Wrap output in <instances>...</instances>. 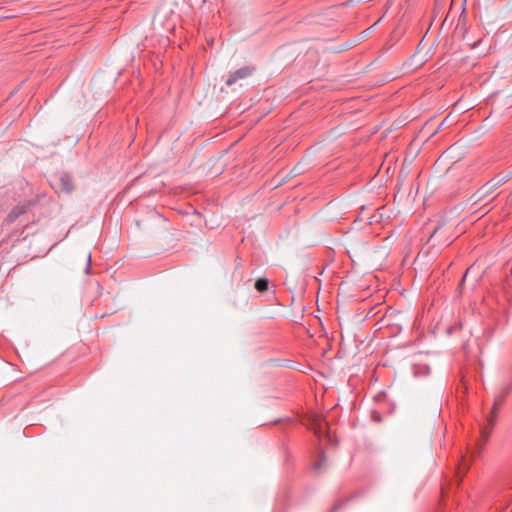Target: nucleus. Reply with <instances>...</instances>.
I'll use <instances>...</instances> for the list:
<instances>
[{
	"label": "nucleus",
	"instance_id": "obj_9",
	"mask_svg": "<svg viewBox=\"0 0 512 512\" xmlns=\"http://www.w3.org/2000/svg\"><path fill=\"white\" fill-rule=\"evenodd\" d=\"M90 263H91V254H88L87 256V267H86V272L89 273L90 271Z\"/></svg>",
	"mask_w": 512,
	"mask_h": 512
},
{
	"label": "nucleus",
	"instance_id": "obj_7",
	"mask_svg": "<svg viewBox=\"0 0 512 512\" xmlns=\"http://www.w3.org/2000/svg\"><path fill=\"white\" fill-rule=\"evenodd\" d=\"M493 185H490L489 183L485 184L483 187H481L478 191V193L481 194V196H484L486 195L487 193L490 192V190L492 189Z\"/></svg>",
	"mask_w": 512,
	"mask_h": 512
},
{
	"label": "nucleus",
	"instance_id": "obj_3",
	"mask_svg": "<svg viewBox=\"0 0 512 512\" xmlns=\"http://www.w3.org/2000/svg\"><path fill=\"white\" fill-rule=\"evenodd\" d=\"M26 212V206H17L13 208L9 214L7 215L6 219L4 220V224L10 225L13 222H15L21 215H23Z\"/></svg>",
	"mask_w": 512,
	"mask_h": 512
},
{
	"label": "nucleus",
	"instance_id": "obj_2",
	"mask_svg": "<svg viewBox=\"0 0 512 512\" xmlns=\"http://www.w3.org/2000/svg\"><path fill=\"white\" fill-rule=\"evenodd\" d=\"M253 70L254 69L252 67L245 66V67H242V68L234 71L233 73H231L229 75L228 79L226 80V84L228 86L235 84L238 80L244 79V78L248 77L249 75H251Z\"/></svg>",
	"mask_w": 512,
	"mask_h": 512
},
{
	"label": "nucleus",
	"instance_id": "obj_4",
	"mask_svg": "<svg viewBox=\"0 0 512 512\" xmlns=\"http://www.w3.org/2000/svg\"><path fill=\"white\" fill-rule=\"evenodd\" d=\"M312 429L314 433L321 437L326 429L327 423L321 416H315V418L312 420Z\"/></svg>",
	"mask_w": 512,
	"mask_h": 512
},
{
	"label": "nucleus",
	"instance_id": "obj_10",
	"mask_svg": "<svg viewBox=\"0 0 512 512\" xmlns=\"http://www.w3.org/2000/svg\"><path fill=\"white\" fill-rule=\"evenodd\" d=\"M482 432L486 435V437H488V435H489V431H488L486 428H484V429L482 430Z\"/></svg>",
	"mask_w": 512,
	"mask_h": 512
},
{
	"label": "nucleus",
	"instance_id": "obj_6",
	"mask_svg": "<svg viewBox=\"0 0 512 512\" xmlns=\"http://www.w3.org/2000/svg\"><path fill=\"white\" fill-rule=\"evenodd\" d=\"M498 401H496L494 403V406H493V409L491 411V414L490 416L487 418V421H488V424L490 426V428L493 427L494 423H495V420H496V409H497V405H498Z\"/></svg>",
	"mask_w": 512,
	"mask_h": 512
},
{
	"label": "nucleus",
	"instance_id": "obj_1",
	"mask_svg": "<svg viewBox=\"0 0 512 512\" xmlns=\"http://www.w3.org/2000/svg\"><path fill=\"white\" fill-rule=\"evenodd\" d=\"M52 187L58 194H70L74 189L72 177L69 174L62 173L57 176L53 182Z\"/></svg>",
	"mask_w": 512,
	"mask_h": 512
},
{
	"label": "nucleus",
	"instance_id": "obj_5",
	"mask_svg": "<svg viewBox=\"0 0 512 512\" xmlns=\"http://www.w3.org/2000/svg\"><path fill=\"white\" fill-rule=\"evenodd\" d=\"M255 288L259 292H264L268 289V280L266 278H260L255 282Z\"/></svg>",
	"mask_w": 512,
	"mask_h": 512
},
{
	"label": "nucleus",
	"instance_id": "obj_8",
	"mask_svg": "<svg viewBox=\"0 0 512 512\" xmlns=\"http://www.w3.org/2000/svg\"><path fill=\"white\" fill-rule=\"evenodd\" d=\"M326 457L324 454L321 455L320 459L314 464V470L318 471L322 468L323 463L325 462Z\"/></svg>",
	"mask_w": 512,
	"mask_h": 512
}]
</instances>
